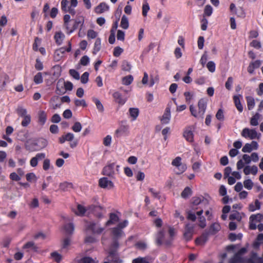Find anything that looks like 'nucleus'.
Here are the masks:
<instances>
[{
    "label": "nucleus",
    "instance_id": "f257e3e1",
    "mask_svg": "<svg viewBox=\"0 0 263 263\" xmlns=\"http://www.w3.org/2000/svg\"><path fill=\"white\" fill-rule=\"evenodd\" d=\"M128 224V221L125 220L122 222L119 223L116 227L111 229L110 236L111 242L109 247V251L108 259L112 257V260L116 261L117 260V251L119 248V240L125 236V233L123 229L125 228Z\"/></svg>",
    "mask_w": 263,
    "mask_h": 263
},
{
    "label": "nucleus",
    "instance_id": "f03ea898",
    "mask_svg": "<svg viewBox=\"0 0 263 263\" xmlns=\"http://www.w3.org/2000/svg\"><path fill=\"white\" fill-rule=\"evenodd\" d=\"M207 202L204 198L194 197L192 198V210L187 212V219L195 221L196 219V216L195 213L196 210H199L201 209H204Z\"/></svg>",
    "mask_w": 263,
    "mask_h": 263
},
{
    "label": "nucleus",
    "instance_id": "7ed1b4c3",
    "mask_svg": "<svg viewBox=\"0 0 263 263\" xmlns=\"http://www.w3.org/2000/svg\"><path fill=\"white\" fill-rule=\"evenodd\" d=\"M198 112L195 109L193 105L190 106V110L191 114L197 118L202 119L206 108V101L204 99H201L198 103Z\"/></svg>",
    "mask_w": 263,
    "mask_h": 263
},
{
    "label": "nucleus",
    "instance_id": "20e7f679",
    "mask_svg": "<svg viewBox=\"0 0 263 263\" xmlns=\"http://www.w3.org/2000/svg\"><path fill=\"white\" fill-rule=\"evenodd\" d=\"M86 230H90L94 234H100L105 230L104 227H102L99 222L89 221L85 224Z\"/></svg>",
    "mask_w": 263,
    "mask_h": 263
},
{
    "label": "nucleus",
    "instance_id": "39448f33",
    "mask_svg": "<svg viewBox=\"0 0 263 263\" xmlns=\"http://www.w3.org/2000/svg\"><path fill=\"white\" fill-rule=\"evenodd\" d=\"M88 209L92 212L95 215L99 218H101L103 217V213L106 212L105 209L100 205H91L88 206Z\"/></svg>",
    "mask_w": 263,
    "mask_h": 263
},
{
    "label": "nucleus",
    "instance_id": "423d86ee",
    "mask_svg": "<svg viewBox=\"0 0 263 263\" xmlns=\"http://www.w3.org/2000/svg\"><path fill=\"white\" fill-rule=\"evenodd\" d=\"M241 134V136L245 138H249L250 139L258 138V137H257L258 134L254 129H250L248 128H245L242 130Z\"/></svg>",
    "mask_w": 263,
    "mask_h": 263
},
{
    "label": "nucleus",
    "instance_id": "0eeeda50",
    "mask_svg": "<svg viewBox=\"0 0 263 263\" xmlns=\"http://www.w3.org/2000/svg\"><path fill=\"white\" fill-rule=\"evenodd\" d=\"M112 97L114 98L116 102L121 105L125 104L128 98V96L125 95H122L119 91H115L112 94Z\"/></svg>",
    "mask_w": 263,
    "mask_h": 263
},
{
    "label": "nucleus",
    "instance_id": "6e6552de",
    "mask_svg": "<svg viewBox=\"0 0 263 263\" xmlns=\"http://www.w3.org/2000/svg\"><path fill=\"white\" fill-rule=\"evenodd\" d=\"M64 85L66 90H71L73 88V84L69 81L65 82L64 79H61L59 80L57 84V90H60V87L62 88Z\"/></svg>",
    "mask_w": 263,
    "mask_h": 263
},
{
    "label": "nucleus",
    "instance_id": "1a4fd4ad",
    "mask_svg": "<svg viewBox=\"0 0 263 263\" xmlns=\"http://www.w3.org/2000/svg\"><path fill=\"white\" fill-rule=\"evenodd\" d=\"M156 242L158 245L165 244L167 246H169L172 243V239L165 240L164 238V233L163 231H160L157 234Z\"/></svg>",
    "mask_w": 263,
    "mask_h": 263
},
{
    "label": "nucleus",
    "instance_id": "9d476101",
    "mask_svg": "<svg viewBox=\"0 0 263 263\" xmlns=\"http://www.w3.org/2000/svg\"><path fill=\"white\" fill-rule=\"evenodd\" d=\"M99 186L102 188H107L111 189L114 187L113 182L108 180L106 177H103L99 180Z\"/></svg>",
    "mask_w": 263,
    "mask_h": 263
},
{
    "label": "nucleus",
    "instance_id": "9b49d317",
    "mask_svg": "<svg viewBox=\"0 0 263 263\" xmlns=\"http://www.w3.org/2000/svg\"><path fill=\"white\" fill-rule=\"evenodd\" d=\"M171 117V115L170 108L169 107H167L164 111L163 115L159 118L161 124H168L170 121Z\"/></svg>",
    "mask_w": 263,
    "mask_h": 263
},
{
    "label": "nucleus",
    "instance_id": "f8f14e48",
    "mask_svg": "<svg viewBox=\"0 0 263 263\" xmlns=\"http://www.w3.org/2000/svg\"><path fill=\"white\" fill-rule=\"evenodd\" d=\"M84 23V19L82 17H79L77 18L74 21V23L72 27L70 28L69 27V30H67L68 34L71 33L74 30L77 29L79 25H83Z\"/></svg>",
    "mask_w": 263,
    "mask_h": 263
},
{
    "label": "nucleus",
    "instance_id": "ddd939ff",
    "mask_svg": "<svg viewBox=\"0 0 263 263\" xmlns=\"http://www.w3.org/2000/svg\"><path fill=\"white\" fill-rule=\"evenodd\" d=\"M109 217V220H107L105 224V226L106 227H108L110 225L114 224L116 222H118L119 220V217L115 213H110Z\"/></svg>",
    "mask_w": 263,
    "mask_h": 263
},
{
    "label": "nucleus",
    "instance_id": "4468645a",
    "mask_svg": "<svg viewBox=\"0 0 263 263\" xmlns=\"http://www.w3.org/2000/svg\"><path fill=\"white\" fill-rule=\"evenodd\" d=\"M32 144L34 146H37L40 149L45 148L48 145V141L44 138H39L37 140L34 141Z\"/></svg>",
    "mask_w": 263,
    "mask_h": 263
},
{
    "label": "nucleus",
    "instance_id": "2eb2a0df",
    "mask_svg": "<svg viewBox=\"0 0 263 263\" xmlns=\"http://www.w3.org/2000/svg\"><path fill=\"white\" fill-rule=\"evenodd\" d=\"M114 166L115 164L111 163L104 167L103 174L108 176H112L115 174Z\"/></svg>",
    "mask_w": 263,
    "mask_h": 263
},
{
    "label": "nucleus",
    "instance_id": "dca6fc26",
    "mask_svg": "<svg viewBox=\"0 0 263 263\" xmlns=\"http://www.w3.org/2000/svg\"><path fill=\"white\" fill-rule=\"evenodd\" d=\"M203 212V209H201L196 212V215L198 216V219L200 222L199 225L202 228H204L206 226L205 219L204 216H202Z\"/></svg>",
    "mask_w": 263,
    "mask_h": 263
},
{
    "label": "nucleus",
    "instance_id": "f3484780",
    "mask_svg": "<svg viewBox=\"0 0 263 263\" xmlns=\"http://www.w3.org/2000/svg\"><path fill=\"white\" fill-rule=\"evenodd\" d=\"M65 233L68 236L72 235L74 230V226L72 223H68L64 226Z\"/></svg>",
    "mask_w": 263,
    "mask_h": 263
},
{
    "label": "nucleus",
    "instance_id": "a211bd4d",
    "mask_svg": "<svg viewBox=\"0 0 263 263\" xmlns=\"http://www.w3.org/2000/svg\"><path fill=\"white\" fill-rule=\"evenodd\" d=\"M193 227L190 225L186 226L185 231L184 233V237L186 240H189L191 239L193 235Z\"/></svg>",
    "mask_w": 263,
    "mask_h": 263
},
{
    "label": "nucleus",
    "instance_id": "6ab92c4d",
    "mask_svg": "<svg viewBox=\"0 0 263 263\" xmlns=\"http://www.w3.org/2000/svg\"><path fill=\"white\" fill-rule=\"evenodd\" d=\"M210 232H205L202 234L200 237L197 238L196 240V242L197 245H201L204 243L208 240Z\"/></svg>",
    "mask_w": 263,
    "mask_h": 263
},
{
    "label": "nucleus",
    "instance_id": "aec40b11",
    "mask_svg": "<svg viewBox=\"0 0 263 263\" xmlns=\"http://www.w3.org/2000/svg\"><path fill=\"white\" fill-rule=\"evenodd\" d=\"M109 7L105 3H101L95 8V12L100 14L108 10Z\"/></svg>",
    "mask_w": 263,
    "mask_h": 263
},
{
    "label": "nucleus",
    "instance_id": "412c9836",
    "mask_svg": "<svg viewBox=\"0 0 263 263\" xmlns=\"http://www.w3.org/2000/svg\"><path fill=\"white\" fill-rule=\"evenodd\" d=\"M245 262L246 260L243 259L241 256L237 253H236L229 261V263H244Z\"/></svg>",
    "mask_w": 263,
    "mask_h": 263
},
{
    "label": "nucleus",
    "instance_id": "4be33fe9",
    "mask_svg": "<svg viewBox=\"0 0 263 263\" xmlns=\"http://www.w3.org/2000/svg\"><path fill=\"white\" fill-rule=\"evenodd\" d=\"M24 249H31L34 252L38 251V247L35 244L33 241H28L25 243L23 247Z\"/></svg>",
    "mask_w": 263,
    "mask_h": 263
},
{
    "label": "nucleus",
    "instance_id": "5701e85b",
    "mask_svg": "<svg viewBox=\"0 0 263 263\" xmlns=\"http://www.w3.org/2000/svg\"><path fill=\"white\" fill-rule=\"evenodd\" d=\"M128 126L127 125H122L115 132V135L117 137H120L122 134L128 133Z\"/></svg>",
    "mask_w": 263,
    "mask_h": 263
},
{
    "label": "nucleus",
    "instance_id": "b1692460",
    "mask_svg": "<svg viewBox=\"0 0 263 263\" xmlns=\"http://www.w3.org/2000/svg\"><path fill=\"white\" fill-rule=\"evenodd\" d=\"M183 137L185 138V139L190 142H192L194 140V136L193 132L189 128H187L184 132Z\"/></svg>",
    "mask_w": 263,
    "mask_h": 263
},
{
    "label": "nucleus",
    "instance_id": "393cba45",
    "mask_svg": "<svg viewBox=\"0 0 263 263\" xmlns=\"http://www.w3.org/2000/svg\"><path fill=\"white\" fill-rule=\"evenodd\" d=\"M241 97L240 95L234 96L233 97L234 101L235 102V104L236 107L238 109L239 112H242L243 110V107L240 103L239 97Z\"/></svg>",
    "mask_w": 263,
    "mask_h": 263
},
{
    "label": "nucleus",
    "instance_id": "a878e982",
    "mask_svg": "<svg viewBox=\"0 0 263 263\" xmlns=\"http://www.w3.org/2000/svg\"><path fill=\"white\" fill-rule=\"evenodd\" d=\"M43 74L45 75H47V74H48V73L46 72H44L43 73ZM42 74H43V73L42 72H39L37 73V74L36 75H35V76L34 77L33 81L35 84H41L43 82V79Z\"/></svg>",
    "mask_w": 263,
    "mask_h": 263
},
{
    "label": "nucleus",
    "instance_id": "bb28decb",
    "mask_svg": "<svg viewBox=\"0 0 263 263\" xmlns=\"http://www.w3.org/2000/svg\"><path fill=\"white\" fill-rule=\"evenodd\" d=\"M54 37L56 43L59 45H60L62 44V41L65 37V35L61 32H59L55 33Z\"/></svg>",
    "mask_w": 263,
    "mask_h": 263
},
{
    "label": "nucleus",
    "instance_id": "cd10ccee",
    "mask_svg": "<svg viewBox=\"0 0 263 263\" xmlns=\"http://www.w3.org/2000/svg\"><path fill=\"white\" fill-rule=\"evenodd\" d=\"M130 116L132 118L133 120H135L139 115V110L137 108H130L129 109Z\"/></svg>",
    "mask_w": 263,
    "mask_h": 263
},
{
    "label": "nucleus",
    "instance_id": "c85d7f7f",
    "mask_svg": "<svg viewBox=\"0 0 263 263\" xmlns=\"http://www.w3.org/2000/svg\"><path fill=\"white\" fill-rule=\"evenodd\" d=\"M92 101L95 103L98 111L100 112H103L104 107L100 101L97 98H93Z\"/></svg>",
    "mask_w": 263,
    "mask_h": 263
},
{
    "label": "nucleus",
    "instance_id": "c756f323",
    "mask_svg": "<svg viewBox=\"0 0 263 263\" xmlns=\"http://www.w3.org/2000/svg\"><path fill=\"white\" fill-rule=\"evenodd\" d=\"M134 78L132 76L129 75L122 78V84L125 85L130 84L133 81Z\"/></svg>",
    "mask_w": 263,
    "mask_h": 263
},
{
    "label": "nucleus",
    "instance_id": "7c9ffc66",
    "mask_svg": "<svg viewBox=\"0 0 263 263\" xmlns=\"http://www.w3.org/2000/svg\"><path fill=\"white\" fill-rule=\"evenodd\" d=\"M120 26L124 29H126L128 27V20L127 17L124 15L122 17Z\"/></svg>",
    "mask_w": 263,
    "mask_h": 263
},
{
    "label": "nucleus",
    "instance_id": "2f4dec72",
    "mask_svg": "<svg viewBox=\"0 0 263 263\" xmlns=\"http://www.w3.org/2000/svg\"><path fill=\"white\" fill-rule=\"evenodd\" d=\"M71 241V238L69 236L65 237L62 241V249H67L68 247L70 246Z\"/></svg>",
    "mask_w": 263,
    "mask_h": 263
},
{
    "label": "nucleus",
    "instance_id": "473e14b6",
    "mask_svg": "<svg viewBox=\"0 0 263 263\" xmlns=\"http://www.w3.org/2000/svg\"><path fill=\"white\" fill-rule=\"evenodd\" d=\"M220 229V225L218 223H214L210 227L209 232L211 234H214L219 231Z\"/></svg>",
    "mask_w": 263,
    "mask_h": 263
},
{
    "label": "nucleus",
    "instance_id": "72a5a7b5",
    "mask_svg": "<svg viewBox=\"0 0 263 263\" xmlns=\"http://www.w3.org/2000/svg\"><path fill=\"white\" fill-rule=\"evenodd\" d=\"M192 194V190L189 187H186L181 193V196L183 198H187Z\"/></svg>",
    "mask_w": 263,
    "mask_h": 263
},
{
    "label": "nucleus",
    "instance_id": "f704fd0d",
    "mask_svg": "<svg viewBox=\"0 0 263 263\" xmlns=\"http://www.w3.org/2000/svg\"><path fill=\"white\" fill-rule=\"evenodd\" d=\"M247 101L248 109H252L255 106V101L254 99L251 97H247Z\"/></svg>",
    "mask_w": 263,
    "mask_h": 263
},
{
    "label": "nucleus",
    "instance_id": "c9c22d12",
    "mask_svg": "<svg viewBox=\"0 0 263 263\" xmlns=\"http://www.w3.org/2000/svg\"><path fill=\"white\" fill-rule=\"evenodd\" d=\"M52 258L58 263H59L62 259V255L57 252H53L51 253Z\"/></svg>",
    "mask_w": 263,
    "mask_h": 263
},
{
    "label": "nucleus",
    "instance_id": "e433bc0d",
    "mask_svg": "<svg viewBox=\"0 0 263 263\" xmlns=\"http://www.w3.org/2000/svg\"><path fill=\"white\" fill-rule=\"evenodd\" d=\"M260 208V203L258 200L255 201V204H250L249 205V210L251 212L254 211L256 209H259Z\"/></svg>",
    "mask_w": 263,
    "mask_h": 263
},
{
    "label": "nucleus",
    "instance_id": "4c0bfd02",
    "mask_svg": "<svg viewBox=\"0 0 263 263\" xmlns=\"http://www.w3.org/2000/svg\"><path fill=\"white\" fill-rule=\"evenodd\" d=\"M263 218V215L261 214H257L256 215H252L250 217V221H256L257 222H259Z\"/></svg>",
    "mask_w": 263,
    "mask_h": 263
},
{
    "label": "nucleus",
    "instance_id": "58836bf2",
    "mask_svg": "<svg viewBox=\"0 0 263 263\" xmlns=\"http://www.w3.org/2000/svg\"><path fill=\"white\" fill-rule=\"evenodd\" d=\"M60 189L63 191H66L67 190L68 188L71 187L72 184L70 183H68L67 182H64L63 183H61L60 184Z\"/></svg>",
    "mask_w": 263,
    "mask_h": 263
},
{
    "label": "nucleus",
    "instance_id": "ea45409f",
    "mask_svg": "<svg viewBox=\"0 0 263 263\" xmlns=\"http://www.w3.org/2000/svg\"><path fill=\"white\" fill-rule=\"evenodd\" d=\"M101 49V40L99 38L96 39V42L95 43L94 48H93V53H96L97 52H98Z\"/></svg>",
    "mask_w": 263,
    "mask_h": 263
},
{
    "label": "nucleus",
    "instance_id": "a19ab883",
    "mask_svg": "<svg viewBox=\"0 0 263 263\" xmlns=\"http://www.w3.org/2000/svg\"><path fill=\"white\" fill-rule=\"evenodd\" d=\"M122 69L124 71H129L131 69V65L127 61H123L122 64Z\"/></svg>",
    "mask_w": 263,
    "mask_h": 263
},
{
    "label": "nucleus",
    "instance_id": "79ce46f5",
    "mask_svg": "<svg viewBox=\"0 0 263 263\" xmlns=\"http://www.w3.org/2000/svg\"><path fill=\"white\" fill-rule=\"evenodd\" d=\"M257 254L254 252H252L251 254V256L250 258L246 260V262L247 263H255V261L257 260Z\"/></svg>",
    "mask_w": 263,
    "mask_h": 263
},
{
    "label": "nucleus",
    "instance_id": "37998d69",
    "mask_svg": "<svg viewBox=\"0 0 263 263\" xmlns=\"http://www.w3.org/2000/svg\"><path fill=\"white\" fill-rule=\"evenodd\" d=\"M39 120V122L42 124H44L45 123L46 120V114L44 111H42L40 112Z\"/></svg>",
    "mask_w": 263,
    "mask_h": 263
},
{
    "label": "nucleus",
    "instance_id": "c03bdc74",
    "mask_svg": "<svg viewBox=\"0 0 263 263\" xmlns=\"http://www.w3.org/2000/svg\"><path fill=\"white\" fill-rule=\"evenodd\" d=\"M98 261H95V260L90 257H85L82 258L80 263H98Z\"/></svg>",
    "mask_w": 263,
    "mask_h": 263
},
{
    "label": "nucleus",
    "instance_id": "a18cd8bd",
    "mask_svg": "<svg viewBox=\"0 0 263 263\" xmlns=\"http://www.w3.org/2000/svg\"><path fill=\"white\" fill-rule=\"evenodd\" d=\"M71 50V45L70 42H68V47L66 48L65 47H61L57 49L58 53H61L63 54L65 51L70 52Z\"/></svg>",
    "mask_w": 263,
    "mask_h": 263
},
{
    "label": "nucleus",
    "instance_id": "49530a36",
    "mask_svg": "<svg viewBox=\"0 0 263 263\" xmlns=\"http://www.w3.org/2000/svg\"><path fill=\"white\" fill-rule=\"evenodd\" d=\"M82 128L81 124L79 122H76L74 123L71 128L74 132L78 133L81 130Z\"/></svg>",
    "mask_w": 263,
    "mask_h": 263
},
{
    "label": "nucleus",
    "instance_id": "de8ad7c7",
    "mask_svg": "<svg viewBox=\"0 0 263 263\" xmlns=\"http://www.w3.org/2000/svg\"><path fill=\"white\" fill-rule=\"evenodd\" d=\"M77 209L78 211L76 212V214L79 216L84 215L86 212V209H85V208L80 204H79L78 205Z\"/></svg>",
    "mask_w": 263,
    "mask_h": 263
},
{
    "label": "nucleus",
    "instance_id": "09e8293b",
    "mask_svg": "<svg viewBox=\"0 0 263 263\" xmlns=\"http://www.w3.org/2000/svg\"><path fill=\"white\" fill-rule=\"evenodd\" d=\"M68 4L69 2L67 0H62L61 2L62 10L65 12H67L68 11V8L70 7L68 6Z\"/></svg>",
    "mask_w": 263,
    "mask_h": 263
},
{
    "label": "nucleus",
    "instance_id": "8fccbe9b",
    "mask_svg": "<svg viewBox=\"0 0 263 263\" xmlns=\"http://www.w3.org/2000/svg\"><path fill=\"white\" fill-rule=\"evenodd\" d=\"M133 263H149L146 257H138L133 260Z\"/></svg>",
    "mask_w": 263,
    "mask_h": 263
},
{
    "label": "nucleus",
    "instance_id": "3c124183",
    "mask_svg": "<svg viewBox=\"0 0 263 263\" xmlns=\"http://www.w3.org/2000/svg\"><path fill=\"white\" fill-rule=\"evenodd\" d=\"M23 118V120L22 122V125L24 127L27 126L30 123L31 121L30 116L29 115L28 116H26Z\"/></svg>",
    "mask_w": 263,
    "mask_h": 263
},
{
    "label": "nucleus",
    "instance_id": "603ef678",
    "mask_svg": "<svg viewBox=\"0 0 263 263\" xmlns=\"http://www.w3.org/2000/svg\"><path fill=\"white\" fill-rule=\"evenodd\" d=\"M17 112L18 115L22 117H24L28 115L27 114L26 109L22 107H20L17 108Z\"/></svg>",
    "mask_w": 263,
    "mask_h": 263
},
{
    "label": "nucleus",
    "instance_id": "864d4df0",
    "mask_svg": "<svg viewBox=\"0 0 263 263\" xmlns=\"http://www.w3.org/2000/svg\"><path fill=\"white\" fill-rule=\"evenodd\" d=\"M229 218L231 220L236 219L239 221L241 219V216L237 211H235L230 215Z\"/></svg>",
    "mask_w": 263,
    "mask_h": 263
},
{
    "label": "nucleus",
    "instance_id": "5fc2aeb1",
    "mask_svg": "<svg viewBox=\"0 0 263 263\" xmlns=\"http://www.w3.org/2000/svg\"><path fill=\"white\" fill-rule=\"evenodd\" d=\"M213 12L212 7L210 5L205 6L204 10V14L206 16H210Z\"/></svg>",
    "mask_w": 263,
    "mask_h": 263
},
{
    "label": "nucleus",
    "instance_id": "6e6d98bb",
    "mask_svg": "<svg viewBox=\"0 0 263 263\" xmlns=\"http://www.w3.org/2000/svg\"><path fill=\"white\" fill-rule=\"evenodd\" d=\"M244 186L245 188L248 190L252 189L253 186V183L251 181V179H247L244 181L243 182Z\"/></svg>",
    "mask_w": 263,
    "mask_h": 263
},
{
    "label": "nucleus",
    "instance_id": "4d7b16f0",
    "mask_svg": "<svg viewBox=\"0 0 263 263\" xmlns=\"http://www.w3.org/2000/svg\"><path fill=\"white\" fill-rule=\"evenodd\" d=\"M233 82V78L231 77H229L227 79V82H226V84H225L226 88L228 90H230L231 89Z\"/></svg>",
    "mask_w": 263,
    "mask_h": 263
},
{
    "label": "nucleus",
    "instance_id": "13d9d810",
    "mask_svg": "<svg viewBox=\"0 0 263 263\" xmlns=\"http://www.w3.org/2000/svg\"><path fill=\"white\" fill-rule=\"evenodd\" d=\"M70 18V15L68 14H66L64 16V25L67 30H69V21Z\"/></svg>",
    "mask_w": 263,
    "mask_h": 263
},
{
    "label": "nucleus",
    "instance_id": "bf43d9fd",
    "mask_svg": "<svg viewBox=\"0 0 263 263\" xmlns=\"http://www.w3.org/2000/svg\"><path fill=\"white\" fill-rule=\"evenodd\" d=\"M172 164L177 167L180 166L182 164L181 163V158L180 157H176L173 160Z\"/></svg>",
    "mask_w": 263,
    "mask_h": 263
},
{
    "label": "nucleus",
    "instance_id": "052dcab7",
    "mask_svg": "<svg viewBox=\"0 0 263 263\" xmlns=\"http://www.w3.org/2000/svg\"><path fill=\"white\" fill-rule=\"evenodd\" d=\"M39 200L36 198H33L29 204V206L31 209L36 208L39 206Z\"/></svg>",
    "mask_w": 263,
    "mask_h": 263
},
{
    "label": "nucleus",
    "instance_id": "680f3d73",
    "mask_svg": "<svg viewBox=\"0 0 263 263\" xmlns=\"http://www.w3.org/2000/svg\"><path fill=\"white\" fill-rule=\"evenodd\" d=\"M74 104L76 106H82L83 107H86L87 106V104L84 99H82V100L76 99L74 100Z\"/></svg>",
    "mask_w": 263,
    "mask_h": 263
},
{
    "label": "nucleus",
    "instance_id": "e2e57ef3",
    "mask_svg": "<svg viewBox=\"0 0 263 263\" xmlns=\"http://www.w3.org/2000/svg\"><path fill=\"white\" fill-rule=\"evenodd\" d=\"M186 169V166L185 164H182L177 167L175 172L177 174H180L184 172Z\"/></svg>",
    "mask_w": 263,
    "mask_h": 263
},
{
    "label": "nucleus",
    "instance_id": "0e129e2a",
    "mask_svg": "<svg viewBox=\"0 0 263 263\" xmlns=\"http://www.w3.org/2000/svg\"><path fill=\"white\" fill-rule=\"evenodd\" d=\"M70 75L76 80L80 79L79 73L74 69H70L69 70Z\"/></svg>",
    "mask_w": 263,
    "mask_h": 263
},
{
    "label": "nucleus",
    "instance_id": "69168bd1",
    "mask_svg": "<svg viewBox=\"0 0 263 263\" xmlns=\"http://www.w3.org/2000/svg\"><path fill=\"white\" fill-rule=\"evenodd\" d=\"M89 73L85 72L81 77V81L83 84H86L88 81Z\"/></svg>",
    "mask_w": 263,
    "mask_h": 263
},
{
    "label": "nucleus",
    "instance_id": "338daca9",
    "mask_svg": "<svg viewBox=\"0 0 263 263\" xmlns=\"http://www.w3.org/2000/svg\"><path fill=\"white\" fill-rule=\"evenodd\" d=\"M123 49L120 47H116L114 50V55L118 57L123 52Z\"/></svg>",
    "mask_w": 263,
    "mask_h": 263
},
{
    "label": "nucleus",
    "instance_id": "774afa93",
    "mask_svg": "<svg viewBox=\"0 0 263 263\" xmlns=\"http://www.w3.org/2000/svg\"><path fill=\"white\" fill-rule=\"evenodd\" d=\"M206 67L211 72H213L215 70V65L212 61L209 62L207 63Z\"/></svg>",
    "mask_w": 263,
    "mask_h": 263
}]
</instances>
